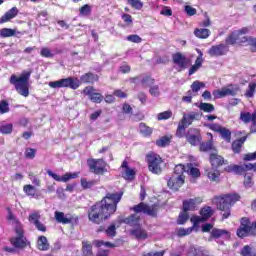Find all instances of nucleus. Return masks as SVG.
<instances>
[{
    "label": "nucleus",
    "mask_w": 256,
    "mask_h": 256,
    "mask_svg": "<svg viewBox=\"0 0 256 256\" xmlns=\"http://www.w3.org/2000/svg\"><path fill=\"white\" fill-rule=\"evenodd\" d=\"M37 245H38V249H39L40 251H48V249H49V242L47 241V237H45V236H40V237L38 238V243H37Z\"/></svg>",
    "instance_id": "nucleus-33"
},
{
    "label": "nucleus",
    "mask_w": 256,
    "mask_h": 256,
    "mask_svg": "<svg viewBox=\"0 0 256 256\" xmlns=\"http://www.w3.org/2000/svg\"><path fill=\"white\" fill-rule=\"evenodd\" d=\"M171 117H173V112L170 110L164 111L157 115L158 121H165L167 119H171Z\"/></svg>",
    "instance_id": "nucleus-45"
},
{
    "label": "nucleus",
    "mask_w": 256,
    "mask_h": 256,
    "mask_svg": "<svg viewBox=\"0 0 256 256\" xmlns=\"http://www.w3.org/2000/svg\"><path fill=\"white\" fill-rule=\"evenodd\" d=\"M47 175L49 177H52L54 181L67 183V181H71V179H77L79 177V172H73V173H66L63 176H59L57 173H54L51 170H47Z\"/></svg>",
    "instance_id": "nucleus-12"
},
{
    "label": "nucleus",
    "mask_w": 256,
    "mask_h": 256,
    "mask_svg": "<svg viewBox=\"0 0 256 256\" xmlns=\"http://www.w3.org/2000/svg\"><path fill=\"white\" fill-rule=\"evenodd\" d=\"M227 53H229V47L225 44L214 45L208 50L210 57H222Z\"/></svg>",
    "instance_id": "nucleus-15"
},
{
    "label": "nucleus",
    "mask_w": 256,
    "mask_h": 256,
    "mask_svg": "<svg viewBox=\"0 0 256 256\" xmlns=\"http://www.w3.org/2000/svg\"><path fill=\"white\" fill-rule=\"evenodd\" d=\"M0 133H2V135H10V133H13V124H1Z\"/></svg>",
    "instance_id": "nucleus-41"
},
{
    "label": "nucleus",
    "mask_w": 256,
    "mask_h": 256,
    "mask_svg": "<svg viewBox=\"0 0 256 256\" xmlns=\"http://www.w3.org/2000/svg\"><path fill=\"white\" fill-rule=\"evenodd\" d=\"M194 35L198 39H207L211 35V30H209L207 28H201V29L196 28L194 30Z\"/></svg>",
    "instance_id": "nucleus-29"
},
{
    "label": "nucleus",
    "mask_w": 256,
    "mask_h": 256,
    "mask_svg": "<svg viewBox=\"0 0 256 256\" xmlns=\"http://www.w3.org/2000/svg\"><path fill=\"white\" fill-rule=\"evenodd\" d=\"M39 219H41V214H39V212H33L29 215L30 223H32V225H35L38 231H42V233H45V231H47V227H45V224L41 223Z\"/></svg>",
    "instance_id": "nucleus-20"
},
{
    "label": "nucleus",
    "mask_w": 256,
    "mask_h": 256,
    "mask_svg": "<svg viewBox=\"0 0 256 256\" xmlns=\"http://www.w3.org/2000/svg\"><path fill=\"white\" fill-rule=\"evenodd\" d=\"M226 173H235V175H243L247 171H256V164L246 163L242 165L231 164L224 168Z\"/></svg>",
    "instance_id": "nucleus-8"
},
{
    "label": "nucleus",
    "mask_w": 256,
    "mask_h": 256,
    "mask_svg": "<svg viewBox=\"0 0 256 256\" xmlns=\"http://www.w3.org/2000/svg\"><path fill=\"white\" fill-rule=\"evenodd\" d=\"M237 235L243 239V237H249L256 235V222L249 221L247 218H242L241 225L237 230Z\"/></svg>",
    "instance_id": "nucleus-7"
},
{
    "label": "nucleus",
    "mask_w": 256,
    "mask_h": 256,
    "mask_svg": "<svg viewBox=\"0 0 256 256\" xmlns=\"http://www.w3.org/2000/svg\"><path fill=\"white\" fill-rule=\"evenodd\" d=\"M49 87L51 89H61L63 87H69L70 89H79V85H81V82H79V79L77 78H62L57 81H51L49 82Z\"/></svg>",
    "instance_id": "nucleus-6"
},
{
    "label": "nucleus",
    "mask_w": 256,
    "mask_h": 256,
    "mask_svg": "<svg viewBox=\"0 0 256 256\" xmlns=\"http://www.w3.org/2000/svg\"><path fill=\"white\" fill-rule=\"evenodd\" d=\"M130 234L135 237L138 241H145L149 237L147 234V231L145 229L141 228V226H138L137 228H134L130 231Z\"/></svg>",
    "instance_id": "nucleus-24"
},
{
    "label": "nucleus",
    "mask_w": 256,
    "mask_h": 256,
    "mask_svg": "<svg viewBox=\"0 0 256 256\" xmlns=\"http://www.w3.org/2000/svg\"><path fill=\"white\" fill-rule=\"evenodd\" d=\"M205 174L208 177V179L214 181L215 183H218L219 177H221V173L219 172V170L213 167L206 169Z\"/></svg>",
    "instance_id": "nucleus-28"
},
{
    "label": "nucleus",
    "mask_w": 256,
    "mask_h": 256,
    "mask_svg": "<svg viewBox=\"0 0 256 256\" xmlns=\"http://www.w3.org/2000/svg\"><path fill=\"white\" fill-rule=\"evenodd\" d=\"M16 236L10 239L11 245L15 247V249H25L27 245H29V241L25 237V232L23 231V225H18L15 227Z\"/></svg>",
    "instance_id": "nucleus-5"
},
{
    "label": "nucleus",
    "mask_w": 256,
    "mask_h": 256,
    "mask_svg": "<svg viewBox=\"0 0 256 256\" xmlns=\"http://www.w3.org/2000/svg\"><path fill=\"white\" fill-rule=\"evenodd\" d=\"M141 83L143 87H151L155 83V79L151 78V76H144L142 77Z\"/></svg>",
    "instance_id": "nucleus-50"
},
{
    "label": "nucleus",
    "mask_w": 256,
    "mask_h": 256,
    "mask_svg": "<svg viewBox=\"0 0 256 256\" xmlns=\"http://www.w3.org/2000/svg\"><path fill=\"white\" fill-rule=\"evenodd\" d=\"M202 87H205V84L203 82L195 81L191 85V89L193 93H197L201 90Z\"/></svg>",
    "instance_id": "nucleus-58"
},
{
    "label": "nucleus",
    "mask_w": 256,
    "mask_h": 256,
    "mask_svg": "<svg viewBox=\"0 0 256 256\" xmlns=\"http://www.w3.org/2000/svg\"><path fill=\"white\" fill-rule=\"evenodd\" d=\"M187 171V166H183V164H178L174 168V173L172 175H176L177 177H185L183 175Z\"/></svg>",
    "instance_id": "nucleus-37"
},
{
    "label": "nucleus",
    "mask_w": 256,
    "mask_h": 256,
    "mask_svg": "<svg viewBox=\"0 0 256 256\" xmlns=\"http://www.w3.org/2000/svg\"><path fill=\"white\" fill-rule=\"evenodd\" d=\"M185 183V177L173 175L168 180V187L172 189V191H178L181 186Z\"/></svg>",
    "instance_id": "nucleus-17"
},
{
    "label": "nucleus",
    "mask_w": 256,
    "mask_h": 256,
    "mask_svg": "<svg viewBox=\"0 0 256 256\" xmlns=\"http://www.w3.org/2000/svg\"><path fill=\"white\" fill-rule=\"evenodd\" d=\"M219 134L221 135L222 139H224V141L231 143V130L224 127L222 130H220Z\"/></svg>",
    "instance_id": "nucleus-42"
},
{
    "label": "nucleus",
    "mask_w": 256,
    "mask_h": 256,
    "mask_svg": "<svg viewBox=\"0 0 256 256\" xmlns=\"http://www.w3.org/2000/svg\"><path fill=\"white\" fill-rule=\"evenodd\" d=\"M121 169L123 179H126V181H133L135 179V169L129 168L127 160L122 162Z\"/></svg>",
    "instance_id": "nucleus-18"
},
{
    "label": "nucleus",
    "mask_w": 256,
    "mask_h": 256,
    "mask_svg": "<svg viewBox=\"0 0 256 256\" xmlns=\"http://www.w3.org/2000/svg\"><path fill=\"white\" fill-rule=\"evenodd\" d=\"M140 129V133L142 135H144V137H149V135H151V133H153V129H151V127L145 125V123H141L139 126Z\"/></svg>",
    "instance_id": "nucleus-43"
},
{
    "label": "nucleus",
    "mask_w": 256,
    "mask_h": 256,
    "mask_svg": "<svg viewBox=\"0 0 256 256\" xmlns=\"http://www.w3.org/2000/svg\"><path fill=\"white\" fill-rule=\"evenodd\" d=\"M31 72H23L19 77L12 75L10 77L11 85H14L17 93L22 97H29V79Z\"/></svg>",
    "instance_id": "nucleus-3"
},
{
    "label": "nucleus",
    "mask_w": 256,
    "mask_h": 256,
    "mask_svg": "<svg viewBox=\"0 0 256 256\" xmlns=\"http://www.w3.org/2000/svg\"><path fill=\"white\" fill-rule=\"evenodd\" d=\"M149 93L150 95H152V97H159V95H161V91H159V86H150Z\"/></svg>",
    "instance_id": "nucleus-63"
},
{
    "label": "nucleus",
    "mask_w": 256,
    "mask_h": 256,
    "mask_svg": "<svg viewBox=\"0 0 256 256\" xmlns=\"http://www.w3.org/2000/svg\"><path fill=\"white\" fill-rule=\"evenodd\" d=\"M255 89H256V83L255 82H251L248 85V89L246 90L245 96L246 97H253L254 93H255Z\"/></svg>",
    "instance_id": "nucleus-52"
},
{
    "label": "nucleus",
    "mask_w": 256,
    "mask_h": 256,
    "mask_svg": "<svg viewBox=\"0 0 256 256\" xmlns=\"http://www.w3.org/2000/svg\"><path fill=\"white\" fill-rule=\"evenodd\" d=\"M241 255L242 256H256V254L251 249V246H249V245H246L242 248Z\"/></svg>",
    "instance_id": "nucleus-54"
},
{
    "label": "nucleus",
    "mask_w": 256,
    "mask_h": 256,
    "mask_svg": "<svg viewBox=\"0 0 256 256\" xmlns=\"http://www.w3.org/2000/svg\"><path fill=\"white\" fill-rule=\"evenodd\" d=\"M215 150V147L213 146V142L209 141V142H203L200 144V151H213Z\"/></svg>",
    "instance_id": "nucleus-47"
},
{
    "label": "nucleus",
    "mask_w": 256,
    "mask_h": 256,
    "mask_svg": "<svg viewBox=\"0 0 256 256\" xmlns=\"http://www.w3.org/2000/svg\"><path fill=\"white\" fill-rule=\"evenodd\" d=\"M15 33H17L16 29H11V28L0 29V37H3V38L15 37Z\"/></svg>",
    "instance_id": "nucleus-35"
},
{
    "label": "nucleus",
    "mask_w": 256,
    "mask_h": 256,
    "mask_svg": "<svg viewBox=\"0 0 256 256\" xmlns=\"http://www.w3.org/2000/svg\"><path fill=\"white\" fill-rule=\"evenodd\" d=\"M80 185L82 189H93L97 185V180H88L87 178H81Z\"/></svg>",
    "instance_id": "nucleus-32"
},
{
    "label": "nucleus",
    "mask_w": 256,
    "mask_h": 256,
    "mask_svg": "<svg viewBox=\"0 0 256 256\" xmlns=\"http://www.w3.org/2000/svg\"><path fill=\"white\" fill-rule=\"evenodd\" d=\"M249 33V28L244 27L240 30L234 31L229 37L226 39L227 45H235L237 43L238 39L241 37V35H247Z\"/></svg>",
    "instance_id": "nucleus-19"
},
{
    "label": "nucleus",
    "mask_w": 256,
    "mask_h": 256,
    "mask_svg": "<svg viewBox=\"0 0 256 256\" xmlns=\"http://www.w3.org/2000/svg\"><path fill=\"white\" fill-rule=\"evenodd\" d=\"M199 117V114L195 112H191L190 114H184L182 120L180 121L178 125L177 133H181V131H184L193 123L194 119H197Z\"/></svg>",
    "instance_id": "nucleus-14"
},
{
    "label": "nucleus",
    "mask_w": 256,
    "mask_h": 256,
    "mask_svg": "<svg viewBox=\"0 0 256 256\" xmlns=\"http://www.w3.org/2000/svg\"><path fill=\"white\" fill-rule=\"evenodd\" d=\"M210 163L215 169H217V167H221V165L229 164V162L225 160L221 155L217 154V152H212L210 154Z\"/></svg>",
    "instance_id": "nucleus-22"
},
{
    "label": "nucleus",
    "mask_w": 256,
    "mask_h": 256,
    "mask_svg": "<svg viewBox=\"0 0 256 256\" xmlns=\"http://www.w3.org/2000/svg\"><path fill=\"white\" fill-rule=\"evenodd\" d=\"M8 221H11L13 223V225H15V227H18V225H21L19 223V220H17V218L15 217V215L13 214V212H11V210H8V216H7Z\"/></svg>",
    "instance_id": "nucleus-59"
},
{
    "label": "nucleus",
    "mask_w": 256,
    "mask_h": 256,
    "mask_svg": "<svg viewBox=\"0 0 256 256\" xmlns=\"http://www.w3.org/2000/svg\"><path fill=\"white\" fill-rule=\"evenodd\" d=\"M186 139L190 145H199L201 143V133L197 129H190L186 135Z\"/></svg>",
    "instance_id": "nucleus-21"
},
{
    "label": "nucleus",
    "mask_w": 256,
    "mask_h": 256,
    "mask_svg": "<svg viewBox=\"0 0 256 256\" xmlns=\"http://www.w3.org/2000/svg\"><path fill=\"white\" fill-rule=\"evenodd\" d=\"M5 113H9V103H7V101H2L0 103V115Z\"/></svg>",
    "instance_id": "nucleus-64"
},
{
    "label": "nucleus",
    "mask_w": 256,
    "mask_h": 256,
    "mask_svg": "<svg viewBox=\"0 0 256 256\" xmlns=\"http://www.w3.org/2000/svg\"><path fill=\"white\" fill-rule=\"evenodd\" d=\"M18 13L19 10L17 9V7H13L0 18V23H7V21H11V19H15Z\"/></svg>",
    "instance_id": "nucleus-27"
},
{
    "label": "nucleus",
    "mask_w": 256,
    "mask_h": 256,
    "mask_svg": "<svg viewBox=\"0 0 256 256\" xmlns=\"http://www.w3.org/2000/svg\"><path fill=\"white\" fill-rule=\"evenodd\" d=\"M213 213H215V211L213 208H211V206H204L200 210V215L203 221H207L210 217H213Z\"/></svg>",
    "instance_id": "nucleus-30"
},
{
    "label": "nucleus",
    "mask_w": 256,
    "mask_h": 256,
    "mask_svg": "<svg viewBox=\"0 0 256 256\" xmlns=\"http://www.w3.org/2000/svg\"><path fill=\"white\" fill-rule=\"evenodd\" d=\"M239 199H241L239 194H226L216 196L213 203L219 211H222V219H228L231 216V205H235Z\"/></svg>",
    "instance_id": "nucleus-2"
},
{
    "label": "nucleus",
    "mask_w": 256,
    "mask_h": 256,
    "mask_svg": "<svg viewBox=\"0 0 256 256\" xmlns=\"http://www.w3.org/2000/svg\"><path fill=\"white\" fill-rule=\"evenodd\" d=\"M203 203V198L196 197L183 201V211H196L197 207Z\"/></svg>",
    "instance_id": "nucleus-16"
},
{
    "label": "nucleus",
    "mask_w": 256,
    "mask_h": 256,
    "mask_svg": "<svg viewBox=\"0 0 256 256\" xmlns=\"http://www.w3.org/2000/svg\"><path fill=\"white\" fill-rule=\"evenodd\" d=\"M211 237H213L214 239H219L221 237H222V239H230L231 232H229L225 229L214 228L211 231Z\"/></svg>",
    "instance_id": "nucleus-25"
},
{
    "label": "nucleus",
    "mask_w": 256,
    "mask_h": 256,
    "mask_svg": "<svg viewBox=\"0 0 256 256\" xmlns=\"http://www.w3.org/2000/svg\"><path fill=\"white\" fill-rule=\"evenodd\" d=\"M36 153H37V150L33 148H27L25 151V157L26 159H35Z\"/></svg>",
    "instance_id": "nucleus-62"
},
{
    "label": "nucleus",
    "mask_w": 256,
    "mask_h": 256,
    "mask_svg": "<svg viewBox=\"0 0 256 256\" xmlns=\"http://www.w3.org/2000/svg\"><path fill=\"white\" fill-rule=\"evenodd\" d=\"M135 213H145L146 215H150L151 217H155L157 215V208L155 206H149L143 202L138 205H135L131 208Z\"/></svg>",
    "instance_id": "nucleus-11"
},
{
    "label": "nucleus",
    "mask_w": 256,
    "mask_h": 256,
    "mask_svg": "<svg viewBox=\"0 0 256 256\" xmlns=\"http://www.w3.org/2000/svg\"><path fill=\"white\" fill-rule=\"evenodd\" d=\"M122 197V193L107 194L100 202H97L90 208L88 213L89 221L96 225L103 223V221L107 220L108 217L114 215L115 211H117V205Z\"/></svg>",
    "instance_id": "nucleus-1"
},
{
    "label": "nucleus",
    "mask_w": 256,
    "mask_h": 256,
    "mask_svg": "<svg viewBox=\"0 0 256 256\" xmlns=\"http://www.w3.org/2000/svg\"><path fill=\"white\" fill-rule=\"evenodd\" d=\"M140 221L141 217L139 214H132L129 217L122 220L126 225H129L130 227H140Z\"/></svg>",
    "instance_id": "nucleus-26"
},
{
    "label": "nucleus",
    "mask_w": 256,
    "mask_h": 256,
    "mask_svg": "<svg viewBox=\"0 0 256 256\" xmlns=\"http://www.w3.org/2000/svg\"><path fill=\"white\" fill-rule=\"evenodd\" d=\"M190 221H191V223H193L192 228H193L195 231H197V227H199V224L201 223V221H205V220H203L202 217L193 216V217H191Z\"/></svg>",
    "instance_id": "nucleus-55"
},
{
    "label": "nucleus",
    "mask_w": 256,
    "mask_h": 256,
    "mask_svg": "<svg viewBox=\"0 0 256 256\" xmlns=\"http://www.w3.org/2000/svg\"><path fill=\"white\" fill-rule=\"evenodd\" d=\"M40 55L41 57H46L48 59L52 58L54 55H53V52L51 51V49L47 48V47H43L40 51Z\"/></svg>",
    "instance_id": "nucleus-56"
},
{
    "label": "nucleus",
    "mask_w": 256,
    "mask_h": 256,
    "mask_svg": "<svg viewBox=\"0 0 256 256\" xmlns=\"http://www.w3.org/2000/svg\"><path fill=\"white\" fill-rule=\"evenodd\" d=\"M54 217L57 223H62L63 225H69L73 221L71 214H65L59 211L54 212Z\"/></svg>",
    "instance_id": "nucleus-23"
},
{
    "label": "nucleus",
    "mask_w": 256,
    "mask_h": 256,
    "mask_svg": "<svg viewBox=\"0 0 256 256\" xmlns=\"http://www.w3.org/2000/svg\"><path fill=\"white\" fill-rule=\"evenodd\" d=\"M88 167L92 173H95L96 175L103 174L104 171H107L105 167H107V163L104 162L103 159H88L87 160Z\"/></svg>",
    "instance_id": "nucleus-10"
},
{
    "label": "nucleus",
    "mask_w": 256,
    "mask_h": 256,
    "mask_svg": "<svg viewBox=\"0 0 256 256\" xmlns=\"http://www.w3.org/2000/svg\"><path fill=\"white\" fill-rule=\"evenodd\" d=\"M247 140V137H242L232 143V151L234 153H239L241 151V147H243V143Z\"/></svg>",
    "instance_id": "nucleus-34"
},
{
    "label": "nucleus",
    "mask_w": 256,
    "mask_h": 256,
    "mask_svg": "<svg viewBox=\"0 0 256 256\" xmlns=\"http://www.w3.org/2000/svg\"><path fill=\"white\" fill-rule=\"evenodd\" d=\"M186 172H188L191 177H200L201 172L198 168L194 167L193 164H187L186 165Z\"/></svg>",
    "instance_id": "nucleus-36"
},
{
    "label": "nucleus",
    "mask_w": 256,
    "mask_h": 256,
    "mask_svg": "<svg viewBox=\"0 0 256 256\" xmlns=\"http://www.w3.org/2000/svg\"><path fill=\"white\" fill-rule=\"evenodd\" d=\"M83 255L93 256V247L89 242H82Z\"/></svg>",
    "instance_id": "nucleus-39"
},
{
    "label": "nucleus",
    "mask_w": 256,
    "mask_h": 256,
    "mask_svg": "<svg viewBox=\"0 0 256 256\" xmlns=\"http://www.w3.org/2000/svg\"><path fill=\"white\" fill-rule=\"evenodd\" d=\"M206 127H208L209 129H211V131H215L216 133H220L223 130V126H221L220 124H207Z\"/></svg>",
    "instance_id": "nucleus-60"
},
{
    "label": "nucleus",
    "mask_w": 256,
    "mask_h": 256,
    "mask_svg": "<svg viewBox=\"0 0 256 256\" xmlns=\"http://www.w3.org/2000/svg\"><path fill=\"white\" fill-rule=\"evenodd\" d=\"M80 17H89V15H91V5L89 4H85L83 5L80 10Z\"/></svg>",
    "instance_id": "nucleus-44"
},
{
    "label": "nucleus",
    "mask_w": 256,
    "mask_h": 256,
    "mask_svg": "<svg viewBox=\"0 0 256 256\" xmlns=\"http://www.w3.org/2000/svg\"><path fill=\"white\" fill-rule=\"evenodd\" d=\"M240 119L243 123H251V121H253V117L249 112H242L240 114Z\"/></svg>",
    "instance_id": "nucleus-53"
},
{
    "label": "nucleus",
    "mask_w": 256,
    "mask_h": 256,
    "mask_svg": "<svg viewBox=\"0 0 256 256\" xmlns=\"http://www.w3.org/2000/svg\"><path fill=\"white\" fill-rule=\"evenodd\" d=\"M129 5L133 7L134 9H143V2L141 0H128Z\"/></svg>",
    "instance_id": "nucleus-57"
},
{
    "label": "nucleus",
    "mask_w": 256,
    "mask_h": 256,
    "mask_svg": "<svg viewBox=\"0 0 256 256\" xmlns=\"http://www.w3.org/2000/svg\"><path fill=\"white\" fill-rule=\"evenodd\" d=\"M199 109L201 111H204V113H213V111H215V106H213V104L210 103H200L199 105Z\"/></svg>",
    "instance_id": "nucleus-40"
},
{
    "label": "nucleus",
    "mask_w": 256,
    "mask_h": 256,
    "mask_svg": "<svg viewBox=\"0 0 256 256\" xmlns=\"http://www.w3.org/2000/svg\"><path fill=\"white\" fill-rule=\"evenodd\" d=\"M172 61L177 66L178 71H184L189 67V59L179 52L172 55Z\"/></svg>",
    "instance_id": "nucleus-13"
},
{
    "label": "nucleus",
    "mask_w": 256,
    "mask_h": 256,
    "mask_svg": "<svg viewBox=\"0 0 256 256\" xmlns=\"http://www.w3.org/2000/svg\"><path fill=\"white\" fill-rule=\"evenodd\" d=\"M189 220V213L187 211L182 212L177 220L178 225H185L187 221Z\"/></svg>",
    "instance_id": "nucleus-49"
},
{
    "label": "nucleus",
    "mask_w": 256,
    "mask_h": 256,
    "mask_svg": "<svg viewBox=\"0 0 256 256\" xmlns=\"http://www.w3.org/2000/svg\"><path fill=\"white\" fill-rule=\"evenodd\" d=\"M146 159L149 171L154 175L161 174V171H163V159L161 156L151 152L146 156Z\"/></svg>",
    "instance_id": "nucleus-4"
},
{
    "label": "nucleus",
    "mask_w": 256,
    "mask_h": 256,
    "mask_svg": "<svg viewBox=\"0 0 256 256\" xmlns=\"http://www.w3.org/2000/svg\"><path fill=\"white\" fill-rule=\"evenodd\" d=\"M99 80V76L93 73H86L80 77L81 83H95Z\"/></svg>",
    "instance_id": "nucleus-31"
},
{
    "label": "nucleus",
    "mask_w": 256,
    "mask_h": 256,
    "mask_svg": "<svg viewBox=\"0 0 256 256\" xmlns=\"http://www.w3.org/2000/svg\"><path fill=\"white\" fill-rule=\"evenodd\" d=\"M90 100H91L93 103H101V101H103V95H101V93H93V94L90 96Z\"/></svg>",
    "instance_id": "nucleus-61"
},
{
    "label": "nucleus",
    "mask_w": 256,
    "mask_h": 256,
    "mask_svg": "<svg viewBox=\"0 0 256 256\" xmlns=\"http://www.w3.org/2000/svg\"><path fill=\"white\" fill-rule=\"evenodd\" d=\"M194 229L192 227L189 228H178L176 230V235L178 237H186V235H191L193 233Z\"/></svg>",
    "instance_id": "nucleus-38"
},
{
    "label": "nucleus",
    "mask_w": 256,
    "mask_h": 256,
    "mask_svg": "<svg viewBox=\"0 0 256 256\" xmlns=\"http://www.w3.org/2000/svg\"><path fill=\"white\" fill-rule=\"evenodd\" d=\"M94 245H96V247H108L110 249H113V247H115V244L111 243V242H105L103 240H95L94 241Z\"/></svg>",
    "instance_id": "nucleus-51"
},
{
    "label": "nucleus",
    "mask_w": 256,
    "mask_h": 256,
    "mask_svg": "<svg viewBox=\"0 0 256 256\" xmlns=\"http://www.w3.org/2000/svg\"><path fill=\"white\" fill-rule=\"evenodd\" d=\"M171 143V138L168 136H163L159 140L156 141V145L158 147H167Z\"/></svg>",
    "instance_id": "nucleus-46"
},
{
    "label": "nucleus",
    "mask_w": 256,
    "mask_h": 256,
    "mask_svg": "<svg viewBox=\"0 0 256 256\" xmlns=\"http://www.w3.org/2000/svg\"><path fill=\"white\" fill-rule=\"evenodd\" d=\"M237 93H239V86L228 85L221 89L214 90L212 92V95L215 99H223V97H227V95H231L232 97H234V95H236Z\"/></svg>",
    "instance_id": "nucleus-9"
},
{
    "label": "nucleus",
    "mask_w": 256,
    "mask_h": 256,
    "mask_svg": "<svg viewBox=\"0 0 256 256\" xmlns=\"http://www.w3.org/2000/svg\"><path fill=\"white\" fill-rule=\"evenodd\" d=\"M23 191L28 195V197H35V187L33 185H24Z\"/></svg>",
    "instance_id": "nucleus-48"
}]
</instances>
